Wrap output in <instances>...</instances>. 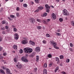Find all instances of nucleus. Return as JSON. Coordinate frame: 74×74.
Returning <instances> with one entry per match:
<instances>
[{
    "label": "nucleus",
    "mask_w": 74,
    "mask_h": 74,
    "mask_svg": "<svg viewBox=\"0 0 74 74\" xmlns=\"http://www.w3.org/2000/svg\"><path fill=\"white\" fill-rule=\"evenodd\" d=\"M24 51L26 53H30L32 52L33 49L30 48H25L24 49Z\"/></svg>",
    "instance_id": "1"
},
{
    "label": "nucleus",
    "mask_w": 74,
    "mask_h": 74,
    "mask_svg": "<svg viewBox=\"0 0 74 74\" xmlns=\"http://www.w3.org/2000/svg\"><path fill=\"white\" fill-rule=\"evenodd\" d=\"M63 13L64 15H66V16H69V13L66 9H64L63 10Z\"/></svg>",
    "instance_id": "2"
},
{
    "label": "nucleus",
    "mask_w": 74,
    "mask_h": 74,
    "mask_svg": "<svg viewBox=\"0 0 74 74\" xmlns=\"http://www.w3.org/2000/svg\"><path fill=\"white\" fill-rule=\"evenodd\" d=\"M45 7L46 10V12H49V9H50V7L48 5L46 4L45 5Z\"/></svg>",
    "instance_id": "3"
},
{
    "label": "nucleus",
    "mask_w": 74,
    "mask_h": 74,
    "mask_svg": "<svg viewBox=\"0 0 74 74\" xmlns=\"http://www.w3.org/2000/svg\"><path fill=\"white\" fill-rule=\"evenodd\" d=\"M21 60L23 62H28V60H27L26 58H25V57H23L21 58Z\"/></svg>",
    "instance_id": "4"
},
{
    "label": "nucleus",
    "mask_w": 74,
    "mask_h": 74,
    "mask_svg": "<svg viewBox=\"0 0 74 74\" xmlns=\"http://www.w3.org/2000/svg\"><path fill=\"white\" fill-rule=\"evenodd\" d=\"M35 21V20L33 18H31L29 19L30 22H31V23H32V24L34 23Z\"/></svg>",
    "instance_id": "5"
},
{
    "label": "nucleus",
    "mask_w": 74,
    "mask_h": 74,
    "mask_svg": "<svg viewBox=\"0 0 74 74\" xmlns=\"http://www.w3.org/2000/svg\"><path fill=\"white\" fill-rule=\"evenodd\" d=\"M21 42L22 44H26L28 43V41L26 39H25V40H22Z\"/></svg>",
    "instance_id": "6"
},
{
    "label": "nucleus",
    "mask_w": 74,
    "mask_h": 74,
    "mask_svg": "<svg viewBox=\"0 0 74 74\" xmlns=\"http://www.w3.org/2000/svg\"><path fill=\"white\" fill-rule=\"evenodd\" d=\"M16 66L17 68H18V69H21L22 68V65L18 63L17 64V65H16Z\"/></svg>",
    "instance_id": "7"
},
{
    "label": "nucleus",
    "mask_w": 74,
    "mask_h": 74,
    "mask_svg": "<svg viewBox=\"0 0 74 74\" xmlns=\"http://www.w3.org/2000/svg\"><path fill=\"white\" fill-rule=\"evenodd\" d=\"M51 44H52L53 45V47H56V46L57 45V43H56V42H54L53 40L51 41Z\"/></svg>",
    "instance_id": "8"
},
{
    "label": "nucleus",
    "mask_w": 74,
    "mask_h": 74,
    "mask_svg": "<svg viewBox=\"0 0 74 74\" xmlns=\"http://www.w3.org/2000/svg\"><path fill=\"white\" fill-rule=\"evenodd\" d=\"M35 51H36L37 52H39L40 51V47H37L35 49Z\"/></svg>",
    "instance_id": "9"
},
{
    "label": "nucleus",
    "mask_w": 74,
    "mask_h": 74,
    "mask_svg": "<svg viewBox=\"0 0 74 74\" xmlns=\"http://www.w3.org/2000/svg\"><path fill=\"white\" fill-rule=\"evenodd\" d=\"M52 16L53 20H55L56 19V15H55V14L52 13Z\"/></svg>",
    "instance_id": "10"
},
{
    "label": "nucleus",
    "mask_w": 74,
    "mask_h": 74,
    "mask_svg": "<svg viewBox=\"0 0 74 74\" xmlns=\"http://www.w3.org/2000/svg\"><path fill=\"white\" fill-rule=\"evenodd\" d=\"M14 36H15V40H18L19 38V36H18V34H14Z\"/></svg>",
    "instance_id": "11"
},
{
    "label": "nucleus",
    "mask_w": 74,
    "mask_h": 74,
    "mask_svg": "<svg viewBox=\"0 0 74 74\" xmlns=\"http://www.w3.org/2000/svg\"><path fill=\"white\" fill-rule=\"evenodd\" d=\"M0 73L2 74H5V72L4 71V70L2 69L0 70Z\"/></svg>",
    "instance_id": "12"
},
{
    "label": "nucleus",
    "mask_w": 74,
    "mask_h": 74,
    "mask_svg": "<svg viewBox=\"0 0 74 74\" xmlns=\"http://www.w3.org/2000/svg\"><path fill=\"white\" fill-rule=\"evenodd\" d=\"M29 42L30 43V44H31V45H32V46H34L35 45V43L34 42H33L30 41Z\"/></svg>",
    "instance_id": "13"
},
{
    "label": "nucleus",
    "mask_w": 74,
    "mask_h": 74,
    "mask_svg": "<svg viewBox=\"0 0 74 74\" xmlns=\"http://www.w3.org/2000/svg\"><path fill=\"white\" fill-rule=\"evenodd\" d=\"M6 74H9L10 73V70H9V69H6Z\"/></svg>",
    "instance_id": "14"
},
{
    "label": "nucleus",
    "mask_w": 74,
    "mask_h": 74,
    "mask_svg": "<svg viewBox=\"0 0 74 74\" xmlns=\"http://www.w3.org/2000/svg\"><path fill=\"white\" fill-rule=\"evenodd\" d=\"M43 74H47V70L45 69H44V71L43 72Z\"/></svg>",
    "instance_id": "15"
},
{
    "label": "nucleus",
    "mask_w": 74,
    "mask_h": 74,
    "mask_svg": "<svg viewBox=\"0 0 74 74\" xmlns=\"http://www.w3.org/2000/svg\"><path fill=\"white\" fill-rule=\"evenodd\" d=\"M13 48L14 49H17V48H18V47H17V45H14V46L13 47Z\"/></svg>",
    "instance_id": "16"
},
{
    "label": "nucleus",
    "mask_w": 74,
    "mask_h": 74,
    "mask_svg": "<svg viewBox=\"0 0 74 74\" xmlns=\"http://www.w3.org/2000/svg\"><path fill=\"white\" fill-rule=\"evenodd\" d=\"M39 10H42L43 9V7L42 6H40L38 7Z\"/></svg>",
    "instance_id": "17"
},
{
    "label": "nucleus",
    "mask_w": 74,
    "mask_h": 74,
    "mask_svg": "<svg viewBox=\"0 0 74 74\" xmlns=\"http://www.w3.org/2000/svg\"><path fill=\"white\" fill-rule=\"evenodd\" d=\"M36 61L38 62L39 61V56H36Z\"/></svg>",
    "instance_id": "18"
},
{
    "label": "nucleus",
    "mask_w": 74,
    "mask_h": 74,
    "mask_svg": "<svg viewBox=\"0 0 74 74\" xmlns=\"http://www.w3.org/2000/svg\"><path fill=\"white\" fill-rule=\"evenodd\" d=\"M59 67L57 66L55 69V72H56L58 70H59Z\"/></svg>",
    "instance_id": "19"
},
{
    "label": "nucleus",
    "mask_w": 74,
    "mask_h": 74,
    "mask_svg": "<svg viewBox=\"0 0 74 74\" xmlns=\"http://www.w3.org/2000/svg\"><path fill=\"white\" fill-rule=\"evenodd\" d=\"M56 61L58 62H58H59V58L58 57H56Z\"/></svg>",
    "instance_id": "20"
},
{
    "label": "nucleus",
    "mask_w": 74,
    "mask_h": 74,
    "mask_svg": "<svg viewBox=\"0 0 74 74\" xmlns=\"http://www.w3.org/2000/svg\"><path fill=\"white\" fill-rule=\"evenodd\" d=\"M14 62H15L16 63L17 62H18V61L16 60V58H14Z\"/></svg>",
    "instance_id": "21"
},
{
    "label": "nucleus",
    "mask_w": 74,
    "mask_h": 74,
    "mask_svg": "<svg viewBox=\"0 0 74 74\" xmlns=\"http://www.w3.org/2000/svg\"><path fill=\"white\" fill-rule=\"evenodd\" d=\"M48 58H52V55L51 54H49L47 56Z\"/></svg>",
    "instance_id": "22"
},
{
    "label": "nucleus",
    "mask_w": 74,
    "mask_h": 74,
    "mask_svg": "<svg viewBox=\"0 0 74 74\" xmlns=\"http://www.w3.org/2000/svg\"><path fill=\"white\" fill-rule=\"evenodd\" d=\"M37 28L38 29H39V30H40V29H41V27L40 26H38L37 27Z\"/></svg>",
    "instance_id": "23"
},
{
    "label": "nucleus",
    "mask_w": 74,
    "mask_h": 74,
    "mask_svg": "<svg viewBox=\"0 0 74 74\" xmlns=\"http://www.w3.org/2000/svg\"><path fill=\"white\" fill-rule=\"evenodd\" d=\"M53 64V62H51L50 63L49 65V67H51L52 66V65Z\"/></svg>",
    "instance_id": "24"
},
{
    "label": "nucleus",
    "mask_w": 74,
    "mask_h": 74,
    "mask_svg": "<svg viewBox=\"0 0 74 74\" xmlns=\"http://www.w3.org/2000/svg\"><path fill=\"white\" fill-rule=\"evenodd\" d=\"M27 6V5L26 4H23V7H24L26 8Z\"/></svg>",
    "instance_id": "25"
},
{
    "label": "nucleus",
    "mask_w": 74,
    "mask_h": 74,
    "mask_svg": "<svg viewBox=\"0 0 74 74\" xmlns=\"http://www.w3.org/2000/svg\"><path fill=\"white\" fill-rule=\"evenodd\" d=\"M19 52L20 53H23V50L22 49H20L19 50Z\"/></svg>",
    "instance_id": "26"
},
{
    "label": "nucleus",
    "mask_w": 74,
    "mask_h": 74,
    "mask_svg": "<svg viewBox=\"0 0 74 74\" xmlns=\"http://www.w3.org/2000/svg\"><path fill=\"white\" fill-rule=\"evenodd\" d=\"M10 16V18H14L15 17V16L13 15H11Z\"/></svg>",
    "instance_id": "27"
},
{
    "label": "nucleus",
    "mask_w": 74,
    "mask_h": 74,
    "mask_svg": "<svg viewBox=\"0 0 74 74\" xmlns=\"http://www.w3.org/2000/svg\"><path fill=\"white\" fill-rule=\"evenodd\" d=\"M59 20L60 22H62V21H63V18H59Z\"/></svg>",
    "instance_id": "28"
},
{
    "label": "nucleus",
    "mask_w": 74,
    "mask_h": 74,
    "mask_svg": "<svg viewBox=\"0 0 74 74\" xmlns=\"http://www.w3.org/2000/svg\"><path fill=\"white\" fill-rule=\"evenodd\" d=\"M46 15H47V13H44L43 14V16H46Z\"/></svg>",
    "instance_id": "29"
},
{
    "label": "nucleus",
    "mask_w": 74,
    "mask_h": 74,
    "mask_svg": "<svg viewBox=\"0 0 74 74\" xmlns=\"http://www.w3.org/2000/svg\"><path fill=\"white\" fill-rule=\"evenodd\" d=\"M46 37H49L50 36V35H49V34H47L46 35Z\"/></svg>",
    "instance_id": "30"
},
{
    "label": "nucleus",
    "mask_w": 74,
    "mask_h": 74,
    "mask_svg": "<svg viewBox=\"0 0 74 74\" xmlns=\"http://www.w3.org/2000/svg\"><path fill=\"white\" fill-rule=\"evenodd\" d=\"M64 58V56L63 55H61L60 56V59H63Z\"/></svg>",
    "instance_id": "31"
},
{
    "label": "nucleus",
    "mask_w": 74,
    "mask_h": 74,
    "mask_svg": "<svg viewBox=\"0 0 74 74\" xmlns=\"http://www.w3.org/2000/svg\"><path fill=\"white\" fill-rule=\"evenodd\" d=\"M56 34L57 36H60L61 35L60 33L57 32L56 33Z\"/></svg>",
    "instance_id": "32"
},
{
    "label": "nucleus",
    "mask_w": 74,
    "mask_h": 74,
    "mask_svg": "<svg viewBox=\"0 0 74 74\" xmlns=\"http://www.w3.org/2000/svg\"><path fill=\"white\" fill-rule=\"evenodd\" d=\"M35 1L37 3H39V0H35Z\"/></svg>",
    "instance_id": "33"
},
{
    "label": "nucleus",
    "mask_w": 74,
    "mask_h": 74,
    "mask_svg": "<svg viewBox=\"0 0 74 74\" xmlns=\"http://www.w3.org/2000/svg\"><path fill=\"white\" fill-rule=\"evenodd\" d=\"M36 21L37 22H41V20L38 19H37Z\"/></svg>",
    "instance_id": "34"
},
{
    "label": "nucleus",
    "mask_w": 74,
    "mask_h": 74,
    "mask_svg": "<svg viewBox=\"0 0 74 74\" xmlns=\"http://www.w3.org/2000/svg\"><path fill=\"white\" fill-rule=\"evenodd\" d=\"M16 15L18 17H19V16H20L19 15V14L18 13H17L16 14Z\"/></svg>",
    "instance_id": "35"
},
{
    "label": "nucleus",
    "mask_w": 74,
    "mask_h": 74,
    "mask_svg": "<svg viewBox=\"0 0 74 74\" xmlns=\"http://www.w3.org/2000/svg\"><path fill=\"white\" fill-rule=\"evenodd\" d=\"M71 24L72 25V26H74V21H71Z\"/></svg>",
    "instance_id": "36"
},
{
    "label": "nucleus",
    "mask_w": 74,
    "mask_h": 74,
    "mask_svg": "<svg viewBox=\"0 0 74 74\" xmlns=\"http://www.w3.org/2000/svg\"><path fill=\"white\" fill-rule=\"evenodd\" d=\"M44 66L46 68L47 67V64L46 63H45L44 65Z\"/></svg>",
    "instance_id": "37"
},
{
    "label": "nucleus",
    "mask_w": 74,
    "mask_h": 74,
    "mask_svg": "<svg viewBox=\"0 0 74 74\" xmlns=\"http://www.w3.org/2000/svg\"><path fill=\"white\" fill-rule=\"evenodd\" d=\"M54 48H55V49H59V48L58 47H56V46H55L54 47Z\"/></svg>",
    "instance_id": "38"
},
{
    "label": "nucleus",
    "mask_w": 74,
    "mask_h": 74,
    "mask_svg": "<svg viewBox=\"0 0 74 74\" xmlns=\"http://www.w3.org/2000/svg\"><path fill=\"white\" fill-rule=\"evenodd\" d=\"M66 62L67 63H69L70 62V59H67L66 60Z\"/></svg>",
    "instance_id": "39"
},
{
    "label": "nucleus",
    "mask_w": 74,
    "mask_h": 74,
    "mask_svg": "<svg viewBox=\"0 0 74 74\" xmlns=\"http://www.w3.org/2000/svg\"><path fill=\"white\" fill-rule=\"evenodd\" d=\"M35 72H36L37 71V68H35L34 69Z\"/></svg>",
    "instance_id": "40"
},
{
    "label": "nucleus",
    "mask_w": 74,
    "mask_h": 74,
    "mask_svg": "<svg viewBox=\"0 0 74 74\" xmlns=\"http://www.w3.org/2000/svg\"><path fill=\"white\" fill-rule=\"evenodd\" d=\"M13 29L14 31V32H16V31H17V29L15 28H14Z\"/></svg>",
    "instance_id": "41"
},
{
    "label": "nucleus",
    "mask_w": 74,
    "mask_h": 74,
    "mask_svg": "<svg viewBox=\"0 0 74 74\" xmlns=\"http://www.w3.org/2000/svg\"><path fill=\"white\" fill-rule=\"evenodd\" d=\"M43 43H44V44H46L47 43V41L45 40H44L42 41Z\"/></svg>",
    "instance_id": "42"
},
{
    "label": "nucleus",
    "mask_w": 74,
    "mask_h": 74,
    "mask_svg": "<svg viewBox=\"0 0 74 74\" xmlns=\"http://www.w3.org/2000/svg\"><path fill=\"white\" fill-rule=\"evenodd\" d=\"M2 24H5V21H3L2 22Z\"/></svg>",
    "instance_id": "43"
},
{
    "label": "nucleus",
    "mask_w": 74,
    "mask_h": 74,
    "mask_svg": "<svg viewBox=\"0 0 74 74\" xmlns=\"http://www.w3.org/2000/svg\"><path fill=\"white\" fill-rule=\"evenodd\" d=\"M70 47H73V44H72V43H70Z\"/></svg>",
    "instance_id": "44"
},
{
    "label": "nucleus",
    "mask_w": 74,
    "mask_h": 74,
    "mask_svg": "<svg viewBox=\"0 0 74 74\" xmlns=\"http://www.w3.org/2000/svg\"><path fill=\"white\" fill-rule=\"evenodd\" d=\"M3 56H6L7 55V53H4L3 54Z\"/></svg>",
    "instance_id": "45"
},
{
    "label": "nucleus",
    "mask_w": 74,
    "mask_h": 74,
    "mask_svg": "<svg viewBox=\"0 0 74 74\" xmlns=\"http://www.w3.org/2000/svg\"><path fill=\"white\" fill-rule=\"evenodd\" d=\"M3 59V57L1 55H0V59Z\"/></svg>",
    "instance_id": "46"
},
{
    "label": "nucleus",
    "mask_w": 74,
    "mask_h": 74,
    "mask_svg": "<svg viewBox=\"0 0 74 74\" xmlns=\"http://www.w3.org/2000/svg\"><path fill=\"white\" fill-rule=\"evenodd\" d=\"M39 10L38 9H37L35 11V12H38V11H39Z\"/></svg>",
    "instance_id": "47"
},
{
    "label": "nucleus",
    "mask_w": 74,
    "mask_h": 74,
    "mask_svg": "<svg viewBox=\"0 0 74 74\" xmlns=\"http://www.w3.org/2000/svg\"><path fill=\"white\" fill-rule=\"evenodd\" d=\"M61 73H62V74H66V72H65L64 71L62 72Z\"/></svg>",
    "instance_id": "48"
},
{
    "label": "nucleus",
    "mask_w": 74,
    "mask_h": 74,
    "mask_svg": "<svg viewBox=\"0 0 74 74\" xmlns=\"http://www.w3.org/2000/svg\"><path fill=\"white\" fill-rule=\"evenodd\" d=\"M2 34H5V32L4 31H2Z\"/></svg>",
    "instance_id": "49"
},
{
    "label": "nucleus",
    "mask_w": 74,
    "mask_h": 74,
    "mask_svg": "<svg viewBox=\"0 0 74 74\" xmlns=\"http://www.w3.org/2000/svg\"><path fill=\"white\" fill-rule=\"evenodd\" d=\"M43 22L44 23H45V24H47V23H46V21H45V20H43Z\"/></svg>",
    "instance_id": "50"
},
{
    "label": "nucleus",
    "mask_w": 74,
    "mask_h": 74,
    "mask_svg": "<svg viewBox=\"0 0 74 74\" xmlns=\"http://www.w3.org/2000/svg\"><path fill=\"white\" fill-rule=\"evenodd\" d=\"M16 10H17V11H19V8L17 7L16 8Z\"/></svg>",
    "instance_id": "51"
},
{
    "label": "nucleus",
    "mask_w": 74,
    "mask_h": 74,
    "mask_svg": "<svg viewBox=\"0 0 74 74\" xmlns=\"http://www.w3.org/2000/svg\"><path fill=\"white\" fill-rule=\"evenodd\" d=\"M3 49V48L1 47H0V51H1Z\"/></svg>",
    "instance_id": "52"
},
{
    "label": "nucleus",
    "mask_w": 74,
    "mask_h": 74,
    "mask_svg": "<svg viewBox=\"0 0 74 74\" xmlns=\"http://www.w3.org/2000/svg\"><path fill=\"white\" fill-rule=\"evenodd\" d=\"M2 68L3 69V70H5V69L6 68L5 67L2 66Z\"/></svg>",
    "instance_id": "53"
},
{
    "label": "nucleus",
    "mask_w": 74,
    "mask_h": 74,
    "mask_svg": "<svg viewBox=\"0 0 74 74\" xmlns=\"http://www.w3.org/2000/svg\"><path fill=\"white\" fill-rule=\"evenodd\" d=\"M57 32H60V29H58L57 30Z\"/></svg>",
    "instance_id": "54"
},
{
    "label": "nucleus",
    "mask_w": 74,
    "mask_h": 74,
    "mask_svg": "<svg viewBox=\"0 0 74 74\" xmlns=\"http://www.w3.org/2000/svg\"><path fill=\"white\" fill-rule=\"evenodd\" d=\"M2 38L0 36V41H2Z\"/></svg>",
    "instance_id": "55"
},
{
    "label": "nucleus",
    "mask_w": 74,
    "mask_h": 74,
    "mask_svg": "<svg viewBox=\"0 0 74 74\" xmlns=\"http://www.w3.org/2000/svg\"><path fill=\"white\" fill-rule=\"evenodd\" d=\"M47 22H49L50 21V20L49 19H47Z\"/></svg>",
    "instance_id": "56"
},
{
    "label": "nucleus",
    "mask_w": 74,
    "mask_h": 74,
    "mask_svg": "<svg viewBox=\"0 0 74 74\" xmlns=\"http://www.w3.org/2000/svg\"><path fill=\"white\" fill-rule=\"evenodd\" d=\"M5 27L6 29H8V27L7 26H5Z\"/></svg>",
    "instance_id": "57"
},
{
    "label": "nucleus",
    "mask_w": 74,
    "mask_h": 74,
    "mask_svg": "<svg viewBox=\"0 0 74 74\" xmlns=\"http://www.w3.org/2000/svg\"><path fill=\"white\" fill-rule=\"evenodd\" d=\"M5 29H4V27H2L1 28V30H4Z\"/></svg>",
    "instance_id": "58"
},
{
    "label": "nucleus",
    "mask_w": 74,
    "mask_h": 74,
    "mask_svg": "<svg viewBox=\"0 0 74 74\" xmlns=\"http://www.w3.org/2000/svg\"><path fill=\"white\" fill-rule=\"evenodd\" d=\"M19 1L20 2H23V0H19Z\"/></svg>",
    "instance_id": "59"
},
{
    "label": "nucleus",
    "mask_w": 74,
    "mask_h": 74,
    "mask_svg": "<svg viewBox=\"0 0 74 74\" xmlns=\"http://www.w3.org/2000/svg\"><path fill=\"white\" fill-rule=\"evenodd\" d=\"M33 57H34V55H32V58H33Z\"/></svg>",
    "instance_id": "60"
},
{
    "label": "nucleus",
    "mask_w": 74,
    "mask_h": 74,
    "mask_svg": "<svg viewBox=\"0 0 74 74\" xmlns=\"http://www.w3.org/2000/svg\"><path fill=\"white\" fill-rule=\"evenodd\" d=\"M56 1H57V2H59V0H56Z\"/></svg>",
    "instance_id": "61"
},
{
    "label": "nucleus",
    "mask_w": 74,
    "mask_h": 74,
    "mask_svg": "<svg viewBox=\"0 0 74 74\" xmlns=\"http://www.w3.org/2000/svg\"><path fill=\"white\" fill-rule=\"evenodd\" d=\"M12 53H15V52L14 51H12Z\"/></svg>",
    "instance_id": "62"
},
{
    "label": "nucleus",
    "mask_w": 74,
    "mask_h": 74,
    "mask_svg": "<svg viewBox=\"0 0 74 74\" xmlns=\"http://www.w3.org/2000/svg\"><path fill=\"white\" fill-rule=\"evenodd\" d=\"M60 66H62V64H60Z\"/></svg>",
    "instance_id": "63"
},
{
    "label": "nucleus",
    "mask_w": 74,
    "mask_h": 74,
    "mask_svg": "<svg viewBox=\"0 0 74 74\" xmlns=\"http://www.w3.org/2000/svg\"><path fill=\"white\" fill-rule=\"evenodd\" d=\"M69 50H70V51H72V49H71V48H70L69 49Z\"/></svg>",
    "instance_id": "64"
}]
</instances>
